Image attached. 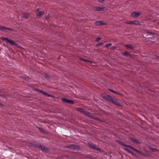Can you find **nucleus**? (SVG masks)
I'll return each instance as SVG.
<instances>
[{
	"instance_id": "nucleus-1",
	"label": "nucleus",
	"mask_w": 159,
	"mask_h": 159,
	"mask_svg": "<svg viewBox=\"0 0 159 159\" xmlns=\"http://www.w3.org/2000/svg\"><path fill=\"white\" fill-rule=\"evenodd\" d=\"M77 110L78 111L83 113L84 115L87 116L89 118L99 120L98 118L96 117H94L93 115H91L89 112L88 111H86L83 108H78L77 109Z\"/></svg>"
},
{
	"instance_id": "nucleus-2",
	"label": "nucleus",
	"mask_w": 159,
	"mask_h": 159,
	"mask_svg": "<svg viewBox=\"0 0 159 159\" xmlns=\"http://www.w3.org/2000/svg\"><path fill=\"white\" fill-rule=\"evenodd\" d=\"M33 146L35 148H38L39 149L43 152H47V148L44 146L41 145L40 143H35L33 144Z\"/></svg>"
},
{
	"instance_id": "nucleus-3",
	"label": "nucleus",
	"mask_w": 159,
	"mask_h": 159,
	"mask_svg": "<svg viewBox=\"0 0 159 159\" xmlns=\"http://www.w3.org/2000/svg\"><path fill=\"white\" fill-rule=\"evenodd\" d=\"M1 39L3 41H5L7 43H9L10 45L15 46L16 43L11 39H9L7 38L2 37L1 38Z\"/></svg>"
},
{
	"instance_id": "nucleus-4",
	"label": "nucleus",
	"mask_w": 159,
	"mask_h": 159,
	"mask_svg": "<svg viewBox=\"0 0 159 159\" xmlns=\"http://www.w3.org/2000/svg\"><path fill=\"white\" fill-rule=\"evenodd\" d=\"M34 90L35 92H39V93H42L44 95L46 96H47L48 97H52V95H51L50 94H48L47 93H46V92H45L42 91L40 89H36V88L34 89Z\"/></svg>"
},
{
	"instance_id": "nucleus-5",
	"label": "nucleus",
	"mask_w": 159,
	"mask_h": 159,
	"mask_svg": "<svg viewBox=\"0 0 159 159\" xmlns=\"http://www.w3.org/2000/svg\"><path fill=\"white\" fill-rule=\"evenodd\" d=\"M62 101L65 103L70 104H73L74 103V102L73 100H68L65 98H62Z\"/></svg>"
},
{
	"instance_id": "nucleus-6",
	"label": "nucleus",
	"mask_w": 159,
	"mask_h": 159,
	"mask_svg": "<svg viewBox=\"0 0 159 159\" xmlns=\"http://www.w3.org/2000/svg\"><path fill=\"white\" fill-rule=\"evenodd\" d=\"M107 10V9L106 8L101 7H96L94 8V10L95 11H106Z\"/></svg>"
},
{
	"instance_id": "nucleus-7",
	"label": "nucleus",
	"mask_w": 159,
	"mask_h": 159,
	"mask_svg": "<svg viewBox=\"0 0 159 159\" xmlns=\"http://www.w3.org/2000/svg\"><path fill=\"white\" fill-rule=\"evenodd\" d=\"M88 144L89 146L91 148H93L94 149L97 150H99V149L98 148L96 145H95L93 143H88Z\"/></svg>"
},
{
	"instance_id": "nucleus-8",
	"label": "nucleus",
	"mask_w": 159,
	"mask_h": 159,
	"mask_svg": "<svg viewBox=\"0 0 159 159\" xmlns=\"http://www.w3.org/2000/svg\"><path fill=\"white\" fill-rule=\"evenodd\" d=\"M95 24L99 26L102 25H105L106 23L103 21L98 20L95 22Z\"/></svg>"
},
{
	"instance_id": "nucleus-9",
	"label": "nucleus",
	"mask_w": 159,
	"mask_h": 159,
	"mask_svg": "<svg viewBox=\"0 0 159 159\" xmlns=\"http://www.w3.org/2000/svg\"><path fill=\"white\" fill-rule=\"evenodd\" d=\"M5 29L9 30L11 31H13V29L12 28H10L8 27H6L5 26H0V30H1L2 31H5Z\"/></svg>"
},
{
	"instance_id": "nucleus-10",
	"label": "nucleus",
	"mask_w": 159,
	"mask_h": 159,
	"mask_svg": "<svg viewBox=\"0 0 159 159\" xmlns=\"http://www.w3.org/2000/svg\"><path fill=\"white\" fill-rule=\"evenodd\" d=\"M125 23L127 24H134L138 25L139 24V22L137 21H127Z\"/></svg>"
},
{
	"instance_id": "nucleus-11",
	"label": "nucleus",
	"mask_w": 159,
	"mask_h": 159,
	"mask_svg": "<svg viewBox=\"0 0 159 159\" xmlns=\"http://www.w3.org/2000/svg\"><path fill=\"white\" fill-rule=\"evenodd\" d=\"M141 13L140 12L137 11H134L131 14L132 16L134 17H136L140 15Z\"/></svg>"
},
{
	"instance_id": "nucleus-12",
	"label": "nucleus",
	"mask_w": 159,
	"mask_h": 159,
	"mask_svg": "<svg viewBox=\"0 0 159 159\" xmlns=\"http://www.w3.org/2000/svg\"><path fill=\"white\" fill-rule=\"evenodd\" d=\"M105 99H106L108 101L110 102H111V101H112V100L113 99V98L111 97V96L109 95H107V96H105Z\"/></svg>"
},
{
	"instance_id": "nucleus-13",
	"label": "nucleus",
	"mask_w": 159,
	"mask_h": 159,
	"mask_svg": "<svg viewBox=\"0 0 159 159\" xmlns=\"http://www.w3.org/2000/svg\"><path fill=\"white\" fill-rule=\"evenodd\" d=\"M125 46L128 48H130L131 49H133L134 48V47L130 45V44H127L125 45Z\"/></svg>"
},
{
	"instance_id": "nucleus-14",
	"label": "nucleus",
	"mask_w": 159,
	"mask_h": 159,
	"mask_svg": "<svg viewBox=\"0 0 159 159\" xmlns=\"http://www.w3.org/2000/svg\"><path fill=\"white\" fill-rule=\"evenodd\" d=\"M77 146L74 145H71L67 146L68 148H70L71 149H75L77 148Z\"/></svg>"
},
{
	"instance_id": "nucleus-15",
	"label": "nucleus",
	"mask_w": 159,
	"mask_h": 159,
	"mask_svg": "<svg viewBox=\"0 0 159 159\" xmlns=\"http://www.w3.org/2000/svg\"><path fill=\"white\" fill-rule=\"evenodd\" d=\"M113 104L117 105H119V102H117V100L116 99H114L113 98L112 100V101H111V102Z\"/></svg>"
},
{
	"instance_id": "nucleus-16",
	"label": "nucleus",
	"mask_w": 159,
	"mask_h": 159,
	"mask_svg": "<svg viewBox=\"0 0 159 159\" xmlns=\"http://www.w3.org/2000/svg\"><path fill=\"white\" fill-rule=\"evenodd\" d=\"M44 13V12L43 11H40L39 12L38 14L36 16L37 17H40Z\"/></svg>"
},
{
	"instance_id": "nucleus-17",
	"label": "nucleus",
	"mask_w": 159,
	"mask_h": 159,
	"mask_svg": "<svg viewBox=\"0 0 159 159\" xmlns=\"http://www.w3.org/2000/svg\"><path fill=\"white\" fill-rule=\"evenodd\" d=\"M122 54L125 56H127L129 55V53L127 51H124V52H122Z\"/></svg>"
},
{
	"instance_id": "nucleus-18",
	"label": "nucleus",
	"mask_w": 159,
	"mask_h": 159,
	"mask_svg": "<svg viewBox=\"0 0 159 159\" xmlns=\"http://www.w3.org/2000/svg\"><path fill=\"white\" fill-rule=\"evenodd\" d=\"M131 141L133 142L134 143L138 144L139 143V142L137 141V140L133 138L131 139Z\"/></svg>"
},
{
	"instance_id": "nucleus-19",
	"label": "nucleus",
	"mask_w": 159,
	"mask_h": 159,
	"mask_svg": "<svg viewBox=\"0 0 159 159\" xmlns=\"http://www.w3.org/2000/svg\"><path fill=\"white\" fill-rule=\"evenodd\" d=\"M102 39V38H101V37H98L95 39V41L96 42H98Z\"/></svg>"
},
{
	"instance_id": "nucleus-20",
	"label": "nucleus",
	"mask_w": 159,
	"mask_h": 159,
	"mask_svg": "<svg viewBox=\"0 0 159 159\" xmlns=\"http://www.w3.org/2000/svg\"><path fill=\"white\" fill-rule=\"evenodd\" d=\"M133 150L138 153H141V151L136 148H134Z\"/></svg>"
},
{
	"instance_id": "nucleus-21",
	"label": "nucleus",
	"mask_w": 159,
	"mask_h": 159,
	"mask_svg": "<svg viewBox=\"0 0 159 159\" xmlns=\"http://www.w3.org/2000/svg\"><path fill=\"white\" fill-rule=\"evenodd\" d=\"M103 44V43L101 42H100V43H97V44H96V45H95V46L96 47H98L99 46H100L101 45H102Z\"/></svg>"
},
{
	"instance_id": "nucleus-22",
	"label": "nucleus",
	"mask_w": 159,
	"mask_h": 159,
	"mask_svg": "<svg viewBox=\"0 0 159 159\" xmlns=\"http://www.w3.org/2000/svg\"><path fill=\"white\" fill-rule=\"evenodd\" d=\"M120 143L121 145H122L123 146L127 147V145H126L125 143H124V142H121Z\"/></svg>"
},
{
	"instance_id": "nucleus-23",
	"label": "nucleus",
	"mask_w": 159,
	"mask_h": 159,
	"mask_svg": "<svg viewBox=\"0 0 159 159\" xmlns=\"http://www.w3.org/2000/svg\"><path fill=\"white\" fill-rule=\"evenodd\" d=\"M125 150L126 151H127L129 153L133 154V153L132 152L129 150L127 149V148H125Z\"/></svg>"
},
{
	"instance_id": "nucleus-24",
	"label": "nucleus",
	"mask_w": 159,
	"mask_h": 159,
	"mask_svg": "<svg viewBox=\"0 0 159 159\" xmlns=\"http://www.w3.org/2000/svg\"><path fill=\"white\" fill-rule=\"evenodd\" d=\"M112 43H107L105 46L107 48H108L110 46H111L112 45Z\"/></svg>"
},
{
	"instance_id": "nucleus-25",
	"label": "nucleus",
	"mask_w": 159,
	"mask_h": 159,
	"mask_svg": "<svg viewBox=\"0 0 159 159\" xmlns=\"http://www.w3.org/2000/svg\"><path fill=\"white\" fill-rule=\"evenodd\" d=\"M147 33L150 35H152L154 34V33L148 31H147Z\"/></svg>"
},
{
	"instance_id": "nucleus-26",
	"label": "nucleus",
	"mask_w": 159,
	"mask_h": 159,
	"mask_svg": "<svg viewBox=\"0 0 159 159\" xmlns=\"http://www.w3.org/2000/svg\"><path fill=\"white\" fill-rule=\"evenodd\" d=\"M109 90L110 91H111V92H113V93H115V94H119V93H118L117 92H116L115 91H114V90H111V89H109Z\"/></svg>"
},
{
	"instance_id": "nucleus-27",
	"label": "nucleus",
	"mask_w": 159,
	"mask_h": 159,
	"mask_svg": "<svg viewBox=\"0 0 159 159\" xmlns=\"http://www.w3.org/2000/svg\"><path fill=\"white\" fill-rule=\"evenodd\" d=\"M126 147L130 149H132V150H133V149L134 148L132 146L129 145H127Z\"/></svg>"
},
{
	"instance_id": "nucleus-28",
	"label": "nucleus",
	"mask_w": 159,
	"mask_h": 159,
	"mask_svg": "<svg viewBox=\"0 0 159 159\" xmlns=\"http://www.w3.org/2000/svg\"><path fill=\"white\" fill-rule=\"evenodd\" d=\"M45 76L46 78L48 79H49L50 78L49 75L48 74H45Z\"/></svg>"
},
{
	"instance_id": "nucleus-29",
	"label": "nucleus",
	"mask_w": 159,
	"mask_h": 159,
	"mask_svg": "<svg viewBox=\"0 0 159 159\" xmlns=\"http://www.w3.org/2000/svg\"><path fill=\"white\" fill-rule=\"evenodd\" d=\"M29 16V14H28V13H26V14H25L24 15V17L25 18H26L28 16Z\"/></svg>"
},
{
	"instance_id": "nucleus-30",
	"label": "nucleus",
	"mask_w": 159,
	"mask_h": 159,
	"mask_svg": "<svg viewBox=\"0 0 159 159\" xmlns=\"http://www.w3.org/2000/svg\"><path fill=\"white\" fill-rule=\"evenodd\" d=\"M80 59H81V60H82V61H84V62H88V61H88V60H85V59H83V58H81Z\"/></svg>"
},
{
	"instance_id": "nucleus-31",
	"label": "nucleus",
	"mask_w": 159,
	"mask_h": 159,
	"mask_svg": "<svg viewBox=\"0 0 159 159\" xmlns=\"http://www.w3.org/2000/svg\"><path fill=\"white\" fill-rule=\"evenodd\" d=\"M39 130L41 132H44V130L43 129H41V128H39Z\"/></svg>"
},
{
	"instance_id": "nucleus-32",
	"label": "nucleus",
	"mask_w": 159,
	"mask_h": 159,
	"mask_svg": "<svg viewBox=\"0 0 159 159\" xmlns=\"http://www.w3.org/2000/svg\"><path fill=\"white\" fill-rule=\"evenodd\" d=\"M152 151H155L157 150V149L156 148L152 149Z\"/></svg>"
},
{
	"instance_id": "nucleus-33",
	"label": "nucleus",
	"mask_w": 159,
	"mask_h": 159,
	"mask_svg": "<svg viewBox=\"0 0 159 159\" xmlns=\"http://www.w3.org/2000/svg\"><path fill=\"white\" fill-rule=\"evenodd\" d=\"M40 9V8H38L37 9V11H39Z\"/></svg>"
},
{
	"instance_id": "nucleus-34",
	"label": "nucleus",
	"mask_w": 159,
	"mask_h": 159,
	"mask_svg": "<svg viewBox=\"0 0 159 159\" xmlns=\"http://www.w3.org/2000/svg\"><path fill=\"white\" fill-rule=\"evenodd\" d=\"M48 16H49V15H48L47 16V17H46V18H47V17H48Z\"/></svg>"
},
{
	"instance_id": "nucleus-35",
	"label": "nucleus",
	"mask_w": 159,
	"mask_h": 159,
	"mask_svg": "<svg viewBox=\"0 0 159 159\" xmlns=\"http://www.w3.org/2000/svg\"><path fill=\"white\" fill-rule=\"evenodd\" d=\"M26 79L27 80H28L29 79V78L28 77H27Z\"/></svg>"
},
{
	"instance_id": "nucleus-36",
	"label": "nucleus",
	"mask_w": 159,
	"mask_h": 159,
	"mask_svg": "<svg viewBox=\"0 0 159 159\" xmlns=\"http://www.w3.org/2000/svg\"><path fill=\"white\" fill-rule=\"evenodd\" d=\"M2 105V103L1 102H0V105Z\"/></svg>"
},
{
	"instance_id": "nucleus-37",
	"label": "nucleus",
	"mask_w": 159,
	"mask_h": 159,
	"mask_svg": "<svg viewBox=\"0 0 159 159\" xmlns=\"http://www.w3.org/2000/svg\"><path fill=\"white\" fill-rule=\"evenodd\" d=\"M2 105V103L1 102H0V105Z\"/></svg>"
}]
</instances>
